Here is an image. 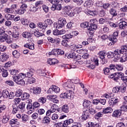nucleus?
I'll list each match as a JSON object with an SVG mask.
<instances>
[{
  "instance_id": "nucleus-1",
  "label": "nucleus",
  "mask_w": 127,
  "mask_h": 127,
  "mask_svg": "<svg viewBox=\"0 0 127 127\" xmlns=\"http://www.w3.org/2000/svg\"><path fill=\"white\" fill-rule=\"evenodd\" d=\"M64 86L65 89H70V90L68 89L66 91V92L62 93L60 95L61 98H63L64 99H71V97H72V94H73L72 90H74L75 89L74 84L71 83V80H69L64 84Z\"/></svg>"
},
{
  "instance_id": "nucleus-2",
  "label": "nucleus",
  "mask_w": 127,
  "mask_h": 127,
  "mask_svg": "<svg viewBox=\"0 0 127 127\" xmlns=\"http://www.w3.org/2000/svg\"><path fill=\"white\" fill-rule=\"evenodd\" d=\"M90 25L88 27V30H89V33H94L93 31L96 30L98 28L97 26V23H98V21L96 19H92L90 20Z\"/></svg>"
},
{
  "instance_id": "nucleus-3",
  "label": "nucleus",
  "mask_w": 127,
  "mask_h": 127,
  "mask_svg": "<svg viewBox=\"0 0 127 127\" xmlns=\"http://www.w3.org/2000/svg\"><path fill=\"white\" fill-rule=\"evenodd\" d=\"M127 45L122 47L121 50H115L113 52L114 57L120 55V54H127Z\"/></svg>"
},
{
  "instance_id": "nucleus-4",
  "label": "nucleus",
  "mask_w": 127,
  "mask_h": 127,
  "mask_svg": "<svg viewBox=\"0 0 127 127\" xmlns=\"http://www.w3.org/2000/svg\"><path fill=\"white\" fill-rule=\"evenodd\" d=\"M124 73L122 72H117L114 73H113L110 75V77L111 79H113L114 81H117L118 80H119L120 78L124 77Z\"/></svg>"
},
{
  "instance_id": "nucleus-5",
  "label": "nucleus",
  "mask_w": 127,
  "mask_h": 127,
  "mask_svg": "<svg viewBox=\"0 0 127 127\" xmlns=\"http://www.w3.org/2000/svg\"><path fill=\"white\" fill-rule=\"evenodd\" d=\"M118 36H119V32L116 31L115 32L113 35H109L108 39L113 43H115V42H117V41H118V39H117V37H118Z\"/></svg>"
},
{
  "instance_id": "nucleus-6",
  "label": "nucleus",
  "mask_w": 127,
  "mask_h": 127,
  "mask_svg": "<svg viewBox=\"0 0 127 127\" xmlns=\"http://www.w3.org/2000/svg\"><path fill=\"white\" fill-rule=\"evenodd\" d=\"M13 80L18 85H21V86H24L25 85V81L21 78H19V77L14 76Z\"/></svg>"
},
{
  "instance_id": "nucleus-7",
  "label": "nucleus",
  "mask_w": 127,
  "mask_h": 127,
  "mask_svg": "<svg viewBox=\"0 0 127 127\" xmlns=\"http://www.w3.org/2000/svg\"><path fill=\"white\" fill-rule=\"evenodd\" d=\"M108 103L110 107H113L115 105L119 103V99L118 98H112L109 99Z\"/></svg>"
},
{
  "instance_id": "nucleus-8",
  "label": "nucleus",
  "mask_w": 127,
  "mask_h": 127,
  "mask_svg": "<svg viewBox=\"0 0 127 127\" xmlns=\"http://www.w3.org/2000/svg\"><path fill=\"white\" fill-rule=\"evenodd\" d=\"M59 23V28H62L64 27L67 22H66V19L65 18H60L58 21Z\"/></svg>"
},
{
  "instance_id": "nucleus-9",
  "label": "nucleus",
  "mask_w": 127,
  "mask_h": 127,
  "mask_svg": "<svg viewBox=\"0 0 127 127\" xmlns=\"http://www.w3.org/2000/svg\"><path fill=\"white\" fill-rule=\"evenodd\" d=\"M9 58V56L7 54H6V53H2L1 54V55L0 56V60L2 62H4L7 60Z\"/></svg>"
},
{
  "instance_id": "nucleus-10",
  "label": "nucleus",
  "mask_w": 127,
  "mask_h": 127,
  "mask_svg": "<svg viewBox=\"0 0 127 127\" xmlns=\"http://www.w3.org/2000/svg\"><path fill=\"white\" fill-rule=\"evenodd\" d=\"M120 22L119 23L120 28L121 29H125L127 26V22L124 21V19H120Z\"/></svg>"
},
{
  "instance_id": "nucleus-11",
  "label": "nucleus",
  "mask_w": 127,
  "mask_h": 127,
  "mask_svg": "<svg viewBox=\"0 0 127 127\" xmlns=\"http://www.w3.org/2000/svg\"><path fill=\"white\" fill-rule=\"evenodd\" d=\"M49 65H55L58 63V60L55 59H49L47 62Z\"/></svg>"
},
{
  "instance_id": "nucleus-12",
  "label": "nucleus",
  "mask_w": 127,
  "mask_h": 127,
  "mask_svg": "<svg viewBox=\"0 0 127 127\" xmlns=\"http://www.w3.org/2000/svg\"><path fill=\"white\" fill-rule=\"evenodd\" d=\"M122 115V111L120 110H116L115 111H114L113 113V117H114L115 118H119V117H121V115Z\"/></svg>"
},
{
  "instance_id": "nucleus-13",
  "label": "nucleus",
  "mask_w": 127,
  "mask_h": 127,
  "mask_svg": "<svg viewBox=\"0 0 127 127\" xmlns=\"http://www.w3.org/2000/svg\"><path fill=\"white\" fill-rule=\"evenodd\" d=\"M103 114H111V113H113V108L111 107L104 108L103 109Z\"/></svg>"
},
{
  "instance_id": "nucleus-14",
  "label": "nucleus",
  "mask_w": 127,
  "mask_h": 127,
  "mask_svg": "<svg viewBox=\"0 0 127 127\" xmlns=\"http://www.w3.org/2000/svg\"><path fill=\"white\" fill-rule=\"evenodd\" d=\"M81 119L82 120H83V121H86L87 119H90V114H89L88 112H83L82 115L81 116Z\"/></svg>"
},
{
  "instance_id": "nucleus-15",
  "label": "nucleus",
  "mask_w": 127,
  "mask_h": 127,
  "mask_svg": "<svg viewBox=\"0 0 127 127\" xmlns=\"http://www.w3.org/2000/svg\"><path fill=\"white\" fill-rule=\"evenodd\" d=\"M67 58L68 59H76L77 60V56H76V53H75L74 52H71L70 54H69V55L67 56Z\"/></svg>"
},
{
  "instance_id": "nucleus-16",
  "label": "nucleus",
  "mask_w": 127,
  "mask_h": 127,
  "mask_svg": "<svg viewBox=\"0 0 127 127\" xmlns=\"http://www.w3.org/2000/svg\"><path fill=\"white\" fill-rule=\"evenodd\" d=\"M52 23H53L52 20L50 19H46L44 21V24H45L44 27H46V28H47V27H48V25H51Z\"/></svg>"
},
{
  "instance_id": "nucleus-17",
  "label": "nucleus",
  "mask_w": 127,
  "mask_h": 127,
  "mask_svg": "<svg viewBox=\"0 0 127 127\" xmlns=\"http://www.w3.org/2000/svg\"><path fill=\"white\" fill-rule=\"evenodd\" d=\"M110 14L112 15L113 17L115 16H117L118 15V12H117V10L112 8L110 9L109 11Z\"/></svg>"
},
{
  "instance_id": "nucleus-18",
  "label": "nucleus",
  "mask_w": 127,
  "mask_h": 127,
  "mask_svg": "<svg viewBox=\"0 0 127 127\" xmlns=\"http://www.w3.org/2000/svg\"><path fill=\"white\" fill-rule=\"evenodd\" d=\"M61 110L62 112H64V113H68L69 112V107H68V105H64L62 107Z\"/></svg>"
},
{
  "instance_id": "nucleus-19",
  "label": "nucleus",
  "mask_w": 127,
  "mask_h": 127,
  "mask_svg": "<svg viewBox=\"0 0 127 127\" xmlns=\"http://www.w3.org/2000/svg\"><path fill=\"white\" fill-rule=\"evenodd\" d=\"M99 57L100 59H104L105 56H107V53L105 51H100L98 53Z\"/></svg>"
},
{
  "instance_id": "nucleus-20",
  "label": "nucleus",
  "mask_w": 127,
  "mask_h": 127,
  "mask_svg": "<svg viewBox=\"0 0 127 127\" xmlns=\"http://www.w3.org/2000/svg\"><path fill=\"white\" fill-rule=\"evenodd\" d=\"M13 110L12 111V114L14 115L15 114H16L17 112H18V106L16 105V104H14L12 105Z\"/></svg>"
},
{
  "instance_id": "nucleus-21",
  "label": "nucleus",
  "mask_w": 127,
  "mask_h": 127,
  "mask_svg": "<svg viewBox=\"0 0 127 127\" xmlns=\"http://www.w3.org/2000/svg\"><path fill=\"white\" fill-rule=\"evenodd\" d=\"M30 96V95H29V94L26 92H25L22 94L21 99L22 101H24L25 99L29 98Z\"/></svg>"
},
{
  "instance_id": "nucleus-22",
  "label": "nucleus",
  "mask_w": 127,
  "mask_h": 127,
  "mask_svg": "<svg viewBox=\"0 0 127 127\" xmlns=\"http://www.w3.org/2000/svg\"><path fill=\"white\" fill-rule=\"evenodd\" d=\"M9 95V92H8V91H7V90H4L2 92V96L5 99H6V98H8Z\"/></svg>"
},
{
  "instance_id": "nucleus-23",
  "label": "nucleus",
  "mask_w": 127,
  "mask_h": 127,
  "mask_svg": "<svg viewBox=\"0 0 127 127\" xmlns=\"http://www.w3.org/2000/svg\"><path fill=\"white\" fill-rule=\"evenodd\" d=\"M51 89L52 90V91H53L54 92H55V93H56L57 94L60 92V88H59V87L55 85L52 86Z\"/></svg>"
},
{
  "instance_id": "nucleus-24",
  "label": "nucleus",
  "mask_w": 127,
  "mask_h": 127,
  "mask_svg": "<svg viewBox=\"0 0 127 127\" xmlns=\"http://www.w3.org/2000/svg\"><path fill=\"white\" fill-rule=\"evenodd\" d=\"M120 92L121 93H125L126 92V90H127V86L124 85V84L121 85L119 87Z\"/></svg>"
},
{
  "instance_id": "nucleus-25",
  "label": "nucleus",
  "mask_w": 127,
  "mask_h": 127,
  "mask_svg": "<svg viewBox=\"0 0 127 127\" xmlns=\"http://www.w3.org/2000/svg\"><path fill=\"white\" fill-rule=\"evenodd\" d=\"M34 94H35V95H38L40 93H41V88L38 87L36 88H34L33 89Z\"/></svg>"
},
{
  "instance_id": "nucleus-26",
  "label": "nucleus",
  "mask_w": 127,
  "mask_h": 127,
  "mask_svg": "<svg viewBox=\"0 0 127 127\" xmlns=\"http://www.w3.org/2000/svg\"><path fill=\"white\" fill-rule=\"evenodd\" d=\"M34 33L35 36H36L37 37H40V36H43V34L40 33L39 32V30L38 29L35 30Z\"/></svg>"
},
{
  "instance_id": "nucleus-27",
  "label": "nucleus",
  "mask_w": 127,
  "mask_h": 127,
  "mask_svg": "<svg viewBox=\"0 0 127 127\" xmlns=\"http://www.w3.org/2000/svg\"><path fill=\"white\" fill-rule=\"evenodd\" d=\"M18 108V109H20L21 111H24V110H25V103L24 102L20 103Z\"/></svg>"
},
{
  "instance_id": "nucleus-28",
  "label": "nucleus",
  "mask_w": 127,
  "mask_h": 127,
  "mask_svg": "<svg viewBox=\"0 0 127 127\" xmlns=\"http://www.w3.org/2000/svg\"><path fill=\"white\" fill-rule=\"evenodd\" d=\"M37 7L36 6H34L33 4H31L30 6V11H32V12H36L37 11Z\"/></svg>"
},
{
  "instance_id": "nucleus-29",
  "label": "nucleus",
  "mask_w": 127,
  "mask_h": 127,
  "mask_svg": "<svg viewBox=\"0 0 127 127\" xmlns=\"http://www.w3.org/2000/svg\"><path fill=\"white\" fill-rule=\"evenodd\" d=\"M58 50L57 49H53L51 52L49 53V55L50 56L51 55H54L55 56H57V52Z\"/></svg>"
},
{
  "instance_id": "nucleus-30",
  "label": "nucleus",
  "mask_w": 127,
  "mask_h": 127,
  "mask_svg": "<svg viewBox=\"0 0 127 127\" xmlns=\"http://www.w3.org/2000/svg\"><path fill=\"white\" fill-rule=\"evenodd\" d=\"M21 21L22 24H23V25H28V24H29V21H28L26 19L22 18L21 19Z\"/></svg>"
},
{
  "instance_id": "nucleus-31",
  "label": "nucleus",
  "mask_w": 127,
  "mask_h": 127,
  "mask_svg": "<svg viewBox=\"0 0 127 127\" xmlns=\"http://www.w3.org/2000/svg\"><path fill=\"white\" fill-rule=\"evenodd\" d=\"M5 17L7 20H12L14 18V15L10 14L5 15Z\"/></svg>"
},
{
  "instance_id": "nucleus-32",
  "label": "nucleus",
  "mask_w": 127,
  "mask_h": 127,
  "mask_svg": "<svg viewBox=\"0 0 127 127\" xmlns=\"http://www.w3.org/2000/svg\"><path fill=\"white\" fill-rule=\"evenodd\" d=\"M76 53L78 54H87V50L80 49L76 51Z\"/></svg>"
},
{
  "instance_id": "nucleus-33",
  "label": "nucleus",
  "mask_w": 127,
  "mask_h": 127,
  "mask_svg": "<svg viewBox=\"0 0 127 127\" xmlns=\"http://www.w3.org/2000/svg\"><path fill=\"white\" fill-rule=\"evenodd\" d=\"M24 47H27V48H28L31 50H33L34 49V44L30 45V44H26L24 45Z\"/></svg>"
},
{
  "instance_id": "nucleus-34",
  "label": "nucleus",
  "mask_w": 127,
  "mask_h": 127,
  "mask_svg": "<svg viewBox=\"0 0 127 127\" xmlns=\"http://www.w3.org/2000/svg\"><path fill=\"white\" fill-rule=\"evenodd\" d=\"M5 13H13V10H12L11 8L6 7L4 9Z\"/></svg>"
},
{
  "instance_id": "nucleus-35",
  "label": "nucleus",
  "mask_w": 127,
  "mask_h": 127,
  "mask_svg": "<svg viewBox=\"0 0 127 127\" xmlns=\"http://www.w3.org/2000/svg\"><path fill=\"white\" fill-rule=\"evenodd\" d=\"M43 124H47V125H49L50 123V118L49 117H45L43 120Z\"/></svg>"
},
{
  "instance_id": "nucleus-36",
  "label": "nucleus",
  "mask_w": 127,
  "mask_h": 127,
  "mask_svg": "<svg viewBox=\"0 0 127 127\" xmlns=\"http://www.w3.org/2000/svg\"><path fill=\"white\" fill-rule=\"evenodd\" d=\"M83 107H90L91 106V102L89 100H85L83 103Z\"/></svg>"
},
{
  "instance_id": "nucleus-37",
  "label": "nucleus",
  "mask_w": 127,
  "mask_h": 127,
  "mask_svg": "<svg viewBox=\"0 0 127 127\" xmlns=\"http://www.w3.org/2000/svg\"><path fill=\"white\" fill-rule=\"evenodd\" d=\"M87 13H88V14L92 15V16H94V15H97V11H91L90 10H88Z\"/></svg>"
},
{
  "instance_id": "nucleus-38",
  "label": "nucleus",
  "mask_w": 127,
  "mask_h": 127,
  "mask_svg": "<svg viewBox=\"0 0 127 127\" xmlns=\"http://www.w3.org/2000/svg\"><path fill=\"white\" fill-rule=\"evenodd\" d=\"M9 117L8 116H3V119L2 120V122L3 124H6L9 120Z\"/></svg>"
},
{
  "instance_id": "nucleus-39",
  "label": "nucleus",
  "mask_w": 127,
  "mask_h": 127,
  "mask_svg": "<svg viewBox=\"0 0 127 127\" xmlns=\"http://www.w3.org/2000/svg\"><path fill=\"white\" fill-rule=\"evenodd\" d=\"M38 73L40 76H46V73H45V70L44 69H39Z\"/></svg>"
},
{
  "instance_id": "nucleus-40",
  "label": "nucleus",
  "mask_w": 127,
  "mask_h": 127,
  "mask_svg": "<svg viewBox=\"0 0 127 127\" xmlns=\"http://www.w3.org/2000/svg\"><path fill=\"white\" fill-rule=\"evenodd\" d=\"M23 37H24L25 38H29V37H30L31 36V34L30 33H28V32H24L23 33Z\"/></svg>"
},
{
  "instance_id": "nucleus-41",
  "label": "nucleus",
  "mask_w": 127,
  "mask_h": 127,
  "mask_svg": "<svg viewBox=\"0 0 127 127\" xmlns=\"http://www.w3.org/2000/svg\"><path fill=\"white\" fill-rule=\"evenodd\" d=\"M38 102L41 103V104H45L46 103V98L45 97H40L39 100Z\"/></svg>"
},
{
  "instance_id": "nucleus-42",
  "label": "nucleus",
  "mask_w": 127,
  "mask_h": 127,
  "mask_svg": "<svg viewBox=\"0 0 127 127\" xmlns=\"http://www.w3.org/2000/svg\"><path fill=\"white\" fill-rule=\"evenodd\" d=\"M15 77H17L18 78H21V79H24V78L26 77V74H24L23 73H20L17 74V75L15 76Z\"/></svg>"
},
{
  "instance_id": "nucleus-43",
  "label": "nucleus",
  "mask_w": 127,
  "mask_h": 127,
  "mask_svg": "<svg viewBox=\"0 0 127 127\" xmlns=\"http://www.w3.org/2000/svg\"><path fill=\"white\" fill-rule=\"evenodd\" d=\"M88 112L91 115H95V114L97 113L96 110L94 109L93 108H89L88 109Z\"/></svg>"
},
{
  "instance_id": "nucleus-44",
  "label": "nucleus",
  "mask_w": 127,
  "mask_h": 127,
  "mask_svg": "<svg viewBox=\"0 0 127 127\" xmlns=\"http://www.w3.org/2000/svg\"><path fill=\"white\" fill-rule=\"evenodd\" d=\"M25 11H26V9L21 8L19 10H17L16 12H17L18 14H23Z\"/></svg>"
},
{
  "instance_id": "nucleus-45",
  "label": "nucleus",
  "mask_w": 127,
  "mask_h": 127,
  "mask_svg": "<svg viewBox=\"0 0 127 127\" xmlns=\"http://www.w3.org/2000/svg\"><path fill=\"white\" fill-rule=\"evenodd\" d=\"M73 2H75V3H76L77 5H81L84 1L83 0H72Z\"/></svg>"
},
{
  "instance_id": "nucleus-46",
  "label": "nucleus",
  "mask_w": 127,
  "mask_h": 127,
  "mask_svg": "<svg viewBox=\"0 0 127 127\" xmlns=\"http://www.w3.org/2000/svg\"><path fill=\"white\" fill-rule=\"evenodd\" d=\"M28 83L29 84H33V83H35V78L33 77H29L28 79Z\"/></svg>"
},
{
  "instance_id": "nucleus-47",
  "label": "nucleus",
  "mask_w": 127,
  "mask_h": 127,
  "mask_svg": "<svg viewBox=\"0 0 127 127\" xmlns=\"http://www.w3.org/2000/svg\"><path fill=\"white\" fill-rule=\"evenodd\" d=\"M37 25L39 28H42L43 29H46V27H44L45 26V24H43V23L42 22L38 23Z\"/></svg>"
},
{
  "instance_id": "nucleus-48",
  "label": "nucleus",
  "mask_w": 127,
  "mask_h": 127,
  "mask_svg": "<svg viewBox=\"0 0 127 127\" xmlns=\"http://www.w3.org/2000/svg\"><path fill=\"white\" fill-rule=\"evenodd\" d=\"M9 124L10 125H17V126H18V125H19V122H18L17 121H16V120L14 119H12L9 122Z\"/></svg>"
},
{
  "instance_id": "nucleus-49",
  "label": "nucleus",
  "mask_w": 127,
  "mask_h": 127,
  "mask_svg": "<svg viewBox=\"0 0 127 127\" xmlns=\"http://www.w3.org/2000/svg\"><path fill=\"white\" fill-rule=\"evenodd\" d=\"M12 55L15 58H18L19 57V53H18L17 51L15 50L12 52Z\"/></svg>"
},
{
  "instance_id": "nucleus-50",
  "label": "nucleus",
  "mask_w": 127,
  "mask_h": 127,
  "mask_svg": "<svg viewBox=\"0 0 127 127\" xmlns=\"http://www.w3.org/2000/svg\"><path fill=\"white\" fill-rule=\"evenodd\" d=\"M120 110L123 111V112H127V105L123 104L120 107Z\"/></svg>"
},
{
  "instance_id": "nucleus-51",
  "label": "nucleus",
  "mask_w": 127,
  "mask_h": 127,
  "mask_svg": "<svg viewBox=\"0 0 127 127\" xmlns=\"http://www.w3.org/2000/svg\"><path fill=\"white\" fill-rule=\"evenodd\" d=\"M104 73L105 75H110V68L108 67H105L103 69Z\"/></svg>"
},
{
  "instance_id": "nucleus-52",
  "label": "nucleus",
  "mask_w": 127,
  "mask_h": 127,
  "mask_svg": "<svg viewBox=\"0 0 127 127\" xmlns=\"http://www.w3.org/2000/svg\"><path fill=\"white\" fill-rule=\"evenodd\" d=\"M17 72H18V70L15 69H12L10 71L11 75H13V77H15V76H17V74H16V73H17Z\"/></svg>"
},
{
  "instance_id": "nucleus-53",
  "label": "nucleus",
  "mask_w": 127,
  "mask_h": 127,
  "mask_svg": "<svg viewBox=\"0 0 127 127\" xmlns=\"http://www.w3.org/2000/svg\"><path fill=\"white\" fill-rule=\"evenodd\" d=\"M80 26H81V27H83L84 28H87L88 29V27H89V23H88V22H83V23L81 24Z\"/></svg>"
},
{
  "instance_id": "nucleus-54",
  "label": "nucleus",
  "mask_w": 127,
  "mask_h": 127,
  "mask_svg": "<svg viewBox=\"0 0 127 127\" xmlns=\"http://www.w3.org/2000/svg\"><path fill=\"white\" fill-rule=\"evenodd\" d=\"M47 98L48 99H49L50 101H52V100H55V99H57V95H52L48 96Z\"/></svg>"
},
{
  "instance_id": "nucleus-55",
  "label": "nucleus",
  "mask_w": 127,
  "mask_h": 127,
  "mask_svg": "<svg viewBox=\"0 0 127 127\" xmlns=\"http://www.w3.org/2000/svg\"><path fill=\"white\" fill-rule=\"evenodd\" d=\"M33 109H34V110H35V109H36V108H38L39 107H40V104H39V103L37 102H35L33 103Z\"/></svg>"
},
{
  "instance_id": "nucleus-56",
  "label": "nucleus",
  "mask_w": 127,
  "mask_h": 127,
  "mask_svg": "<svg viewBox=\"0 0 127 127\" xmlns=\"http://www.w3.org/2000/svg\"><path fill=\"white\" fill-rule=\"evenodd\" d=\"M22 120L24 123H25V122L27 121L28 120L27 115L24 114L22 115Z\"/></svg>"
},
{
  "instance_id": "nucleus-57",
  "label": "nucleus",
  "mask_w": 127,
  "mask_h": 127,
  "mask_svg": "<svg viewBox=\"0 0 127 127\" xmlns=\"http://www.w3.org/2000/svg\"><path fill=\"white\" fill-rule=\"evenodd\" d=\"M2 76L4 77V78L6 77L7 76H8V73L7 72V70L4 69L2 72Z\"/></svg>"
},
{
  "instance_id": "nucleus-58",
  "label": "nucleus",
  "mask_w": 127,
  "mask_h": 127,
  "mask_svg": "<svg viewBox=\"0 0 127 127\" xmlns=\"http://www.w3.org/2000/svg\"><path fill=\"white\" fill-rule=\"evenodd\" d=\"M56 105L55 104H53L51 107V108L50 109V111L52 112V113H55V112H56Z\"/></svg>"
},
{
  "instance_id": "nucleus-59",
  "label": "nucleus",
  "mask_w": 127,
  "mask_h": 127,
  "mask_svg": "<svg viewBox=\"0 0 127 127\" xmlns=\"http://www.w3.org/2000/svg\"><path fill=\"white\" fill-rule=\"evenodd\" d=\"M58 118H59V116L56 114H54L52 116V119L53 120V121H57Z\"/></svg>"
},
{
  "instance_id": "nucleus-60",
  "label": "nucleus",
  "mask_w": 127,
  "mask_h": 127,
  "mask_svg": "<svg viewBox=\"0 0 127 127\" xmlns=\"http://www.w3.org/2000/svg\"><path fill=\"white\" fill-rule=\"evenodd\" d=\"M115 67L116 68L117 70H118V71H122V70L124 69V68L123 67V66L120 64H117L115 66Z\"/></svg>"
},
{
  "instance_id": "nucleus-61",
  "label": "nucleus",
  "mask_w": 127,
  "mask_h": 127,
  "mask_svg": "<svg viewBox=\"0 0 127 127\" xmlns=\"http://www.w3.org/2000/svg\"><path fill=\"white\" fill-rule=\"evenodd\" d=\"M5 83L6 85H8L9 86H13V85H14L13 81L12 80H7L5 81Z\"/></svg>"
},
{
  "instance_id": "nucleus-62",
  "label": "nucleus",
  "mask_w": 127,
  "mask_h": 127,
  "mask_svg": "<svg viewBox=\"0 0 127 127\" xmlns=\"http://www.w3.org/2000/svg\"><path fill=\"white\" fill-rule=\"evenodd\" d=\"M108 25H109L111 27H118V25L115 24L113 22H109Z\"/></svg>"
},
{
  "instance_id": "nucleus-63",
  "label": "nucleus",
  "mask_w": 127,
  "mask_h": 127,
  "mask_svg": "<svg viewBox=\"0 0 127 127\" xmlns=\"http://www.w3.org/2000/svg\"><path fill=\"white\" fill-rule=\"evenodd\" d=\"M113 93H118L119 92H120V87H116L113 88Z\"/></svg>"
},
{
  "instance_id": "nucleus-64",
  "label": "nucleus",
  "mask_w": 127,
  "mask_h": 127,
  "mask_svg": "<svg viewBox=\"0 0 127 127\" xmlns=\"http://www.w3.org/2000/svg\"><path fill=\"white\" fill-rule=\"evenodd\" d=\"M120 61L121 62H126V61H127V55H126L125 57L121 58Z\"/></svg>"
}]
</instances>
